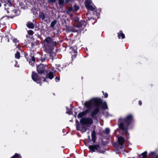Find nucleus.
<instances>
[{
  "mask_svg": "<svg viewBox=\"0 0 158 158\" xmlns=\"http://www.w3.org/2000/svg\"><path fill=\"white\" fill-rule=\"evenodd\" d=\"M100 103V100L97 98H93L89 101L86 102L85 103V106L88 109L79 113L78 115V117L81 118L84 116L87 113L89 109L93 107H94L95 109L91 112V115L92 117L95 115L99 111Z\"/></svg>",
  "mask_w": 158,
  "mask_h": 158,
  "instance_id": "obj_1",
  "label": "nucleus"
},
{
  "mask_svg": "<svg viewBox=\"0 0 158 158\" xmlns=\"http://www.w3.org/2000/svg\"><path fill=\"white\" fill-rule=\"evenodd\" d=\"M132 116L129 115L124 118H120L118 119L119 127L124 132H127V127L130 124L132 119Z\"/></svg>",
  "mask_w": 158,
  "mask_h": 158,
  "instance_id": "obj_2",
  "label": "nucleus"
},
{
  "mask_svg": "<svg viewBox=\"0 0 158 158\" xmlns=\"http://www.w3.org/2000/svg\"><path fill=\"white\" fill-rule=\"evenodd\" d=\"M5 6V9L7 10V12L8 13H10V16L11 18H13L20 14L19 11L17 9H14V7L12 6L10 3H7Z\"/></svg>",
  "mask_w": 158,
  "mask_h": 158,
  "instance_id": "obj_3",
  "label": "nucleus"
},
{
  "mask_svg": "<svg viewBox=\"0 0 158 158\" xmlns=\"http://www.w3.org/2000/svg\"><path fill=\"white\" fill-rule=\"evenodd\" d=\"M32 78L33 80L37 83H40H40H42L46 81V79L44 78H41L39 77L37 74L34 72H32Z\"/></svg>",
  "mask_w": 158,
  "mask_h": 158,
  "instance_id": "obj_4",
  "label": "nucleus"
},
{
  "mask_svg": "<svg viewBox=\"0 0 158 158\" xmlns=\"http://www.w3.org/2000/svg\"><path fill=\"white\" fill-rule=\"evenodd\" d=\"M80 122L82 124L88 126L91 125L93 123L92 119L89 118H82L81 119Z\"/></svg>",
  "mask_w": 158,
  "mask_h": 158,
  "instance_id": "obj_5",
  "label": "nucleus"
},
{
  "mask_svg": "<svg viewBox=\"0 0 158 158\" xmlns=\"http://www.w3.org/2000/svg\"><path fill=\"white\" fill-rule=\"evenodd\" d=\"M44 66L40 64L37 67V70L39 73L42 74L44 72Z\"/></svg>",
  "mask_w": 158,
  "mask_h": 158,
  "instance_id": "obj_6",
  "label": "nucleus"
},
{
  "mask_svg": "<svg viewBox=\"0 0 158 158\" xmlns=\"http://www.w3.org/2000/svg\"><path fill=\"white\" fill-rule=\"evenodd\" d=\"M76 128L77 130H79L83 132H85L87 130V128L85 126L82 125H81L78 124L77 125Z\"/></svg>",
  "mask_w": 158,
  "mask_h": 158,
  "instance_id": "obj_7",
  "label": "nucleus"
},
{
  "mask_svg": "<svg viewBox=\"0 0 158 158\" xmlns=\"http://www.w3.org/2000/svg\"><path fill=\"white\" fill-rule=\"evenodd\" d=\"M99 148V146L98 145H91L89 147V148L92 152H95L96 150H98Z\"/></svg>",
  "mask_w": 158,
  "mask_h": 158,
  "instance_id": "obj_8",
  "label": "nucleus"
},
{
  "mask_svg": "<svg viewBox=\"0 0 158 158\" xmlns=\"http://www.w3.org/2000/svg\"><path fill=\"white\" fill-rule=\"evenodd\" d=\"M85 6L86 8L89 10L91 11H93L95 9V6H92L91 5H89V2H88V0H87L85 2Z\"/></svg>",
  "mask_w": 158,
  "mask_h": 158,
  "instance_id": "obj_9",
  "label": "nucleus"
},
{
  "mask_svg": "<svg viewBox=\"0 0 158 158\" xmlns=\"http://www.w3.org/2000/svg\"><path fill=\"white\" fill-rule=\"evenodd\" d=\"M149 155L152 158H158V154H157L156 151L151 152L149 154Z\"/></svg>",
  "mask_w": 158,
  "mask_h": 158,
  "instance_id": "obj_10",
  "label": "nucleus"
},
{
  "mask_svg": "<svg viewBox=\"0 0 158 158\" xmlns=\"http://www.w3.org/2000/svg\"><path fill=\"white\" fill-rule=\"evenodd\" d=\"M79 9V7L78 6L75 5L74 6L73 9L71 7H70L69 8V11H77Z\"/></svg>",
  "mask_w": 158,
  "mask_h": 158,
  "instance_id": "obj_11",
  "label": "nucleus"
},
{
  "mask_svg": "<svg viewBox=\"0 0 158 158\" xmlns=\"http://www.w3.org/2000/svg\"><path fill=\"white\" fill-rule=\"evenodd\" d=\"M118 141L120 145H123L124 142V139L123 138L120 137L118 138Z\"/></svg>",
  "mask_w": 158,
  "mask_h": 158,
  "instance_id": "obj_12",
  "label": "nucleus"
},
{
  "mask_svg": "<svg viewBox=\"0 0 158 158\" xmlns=\"http://www.w3.org/2000/svg\"><path fill=\"white\" fill-rule=\"evenodd\" d=\"M45 41L48 43L51 44H52L53 40L50 37H48L45 39Z\"/></svg>",
  "mask_w": 158,
  "mask_h": 158,
  "instance_id": "obj_13",
  "label": "nucleus"
},
{
  "mask_svg": "<svg viewBox=\"0 0 158 158\" xmlns=\"http://www.w3.org/2000/svg\"><path fill=\"white\" fill-rule=\"evenodd\" d=\"M95 132L94 131H93L92 134V138L93 142L94 143L95 140Z\"/></svg>",
  "mask_w": 158,
  "mask_h": 158,
  "instance_id": "obj_14",
  "label": "nucleus"
},
{
  "mask_svg": "<svg viewBox=\"0 0 158 158\" xmlns=\"http://www.w3.org/2000/svg\"><path fill=\"white\" fill-rule=\"evenodd\" d=\"M118 36L119 39L120 38L124 39L125 37L124 35L121 32V31H120L118 33Z\"/></svg>",
  "mask_w": 158,
  "mask_h": 158,
  "instance_id": "obj_15",
  "label": "nucleus"
},
{
  "mask_svg": "<svg viewBox=\"0 0 158 158\" xmlns=\"http://www.w3.org/2000/svg\"><path fill=\"white\" fill-rule=\"evenodd\" d=\"M47 77L50 79H52L54 77L53 73L52 72H49L47 76Z\"/></svg>",
  "mask_w": 158,
  "mask_h": 158,
  "instance_id": "obj_16",
  "label": "nucleus"
},
{
  "mask_svg": "<svg viewBox=\"0 0 158 158\" xmlns=\"http://www.w3.org/2000/svg\"><path fill=\"white\" fill-rule=\"evenodd\" d=\"M27 26L30 28H34L33 24L32 23H28L27 24Z\"/></svg>",
  "mask_w": 158,
  "mask_h": 158,
  "instance_id": "obj_17",
  "label": "nucleus"
},
{
  "mask_svg": "<svg viewBox=\"0 0 158 158\" xmlns=\"http://www.w3.org/2000/svg\"><path fill=\"white\" fill-rule=\"evenodd\" d=\"M147 152L146 151H145L144 152L142 153V154H141V155L142 156V158H147Z\"/></svg>",
  "mask_w": 158,
  "mask_h": 158,
  "instance_id": "obj_18",
  "label": "nucleus"
},
{
  "mask_svg": "<svg viewBox=\"0 0 158 158\" xmlns=\"http://www.w3.org/2000/svg\"><path fill=\"white\" fill-rule=\"evenodd\" d=\"M40 17L42 19H44L45 18V15L44 13H41L40 14Z\"/></svg>",
  "mask_w": 158,
  "mask_h": 158,
  "instance_id": "obj_19",
  "label": "nucleus"
},
{
  "mask_svg": "<svg viewBox=\"0 0 158 158\" xmlns=\"http://www.w3.org/2000/svg\"><path fill=\"white\" fill-rule=\"evenodd\" d=\"M103 108V109H106L107 108V106L106 102H104L102 103Z\"/></svg>",
  "mask_w": 158,
  "mask_h": 158,
  "instance_id": "obj_20",
  "label": "nucleus"
},
{
  "mask_svg": "<svg viewBox=\"0 0 158 158\" xmlns=\"http://www.w3.org/2000/svg\"><path fill=\"white\" fill-rule=\"evenodd\" d=\"M56 20H54L52 22V23H51L50 26L51 27H53L54 26L56 25Z\"/></svg>",
  "mask_w": 158,
  "mask_h": 158,
  "instance_id": "obj_21",
  "label": "nucleus"
},
{
  "mask_svg": "<svg viewBox=\"0 0 158 158\" xmlns=\"http://www.w3.org/2000/svg\"><path fill=\"white\" fill-rule=\"evenodd\" d=\"M15 56L16 58L17 59H19L20 57V53L18 52H17L15 54Z\"/></svg>",
  "mask_w": 158,
  "mask_h": 158,
  "instance_id": "obj_22",
  "label": "nucleus"
},
{
  "mask_svg": "<svg viewBox=\"0 0 158 158\" xmlns=\"http://www.w3.org/2000/svg\"><path fill=\"white\" fill-rule=\"evenodd\" d=\"M28 34L30 35H32L33 34V32L31 30H29L28 31Z\"/></svg>",
  "mask_w": 158,
  "mask_h": 158,
  "instance_id": "obj_23",
  "label": "nucleus"
},
{
  "mask_svg": "<svg viewBox=\"0 0 158 158\" xmlns=\"http://www.w3.org/2000/svg\"><path fill=\"white\" fill-rule=\"evenodd\" d=\"M19 157L20 158H21V156L19 155L18 154H15L12 157V158H13L14 157Z\"/></svg>",
  "mask_w": 158,
  "mask_h": 158,
  "instance_id": "obj_24",
  "label": "nucleus"
},
{
  "mask_svg": "<svg viewBox=\"0 0 158 158\" xmlns=\"http://www.w3.org/2000/svg\"><path fill=\"white\" fill-rule=\"evenodd\" d=\"M64 2V0H59V4L60 5L63 4Z\"/></svg>",
  "mask_w": 158,
  "mask_h": 158,
  "instance_id": "obj_25",
  "label": "nucleus"
},
{
  "mask_svg": "<svg viewBox=\"0 0 158 158\" xmlns=\"http://www.w3.org/2000/svg\"><path fill=\"white\" fill-rule=\"evenodd\" d=\"M110 129L108 128H106L105 129V132L106 133H109L110 132Z\"/></svg>",
  "mask_w": 158,
  "mask_h": 158,
  "instance_id": "obj_26",
  "label": "nucleus"
},
{
  "mask_svg": "<svg viewBox=\"0 0 158 158\" xmlns=\"http://www.w3.org/2000/svg\"><path fill=\"white\" fill-rule=\"evenodd\" d=\"M102 93H103V95L104 96V97L105 98H107L108 97V95L107 93H104L103 91H102Z\"/></svg>",
  "mask_w": 158,
  "mask_h": 158,
  "instance_id": "obj_27",
  "label": "nucleus"
},
{
  "mask_svg": "<svg viewBox=\"0 0 158 158\" xmlns=\"http://www.w3.org/2000/svg\"><path fill=\"white\" fill-rule=\"evenodd\" d=\"M56 0H49L48 1V2L50 3H54L55 2Z\"/></svg>",
  "mask_w": 158,
  "mask_h": 158,
  "instance_id": "obj_28",
  "label": "nucleus"
},
{
  "mask_svg": "<svg viewBox=\"0 0 158 158\" xmlns=\"http://www.w3.org/2000/svg\"><path fill=\"white\" fill-rule=\"evenodd\" d=\"M31 60L33 62V63H34L35 62V58L34 56H33L31 58Z\"/></svg>",
  "mask_w": 158,
  "mask_h": 158,
  "instance_id": "obj_29",
  "label": "nucleus"
},
{
  "mask_svg": "<svg viewBox=\"0 0 158 158\" xmlns=\"http://www.w3.org/2000/svg\"><path fill=\"white\" fill-rule=\"evenodd\" d=\"M55 79L56 80V81L57 82L60 79L57 77H56L55 78Z\"/></svg>",
  "mask_w": 158,
  "mask_h": 158,
  "instance_id": "obj_30",
  "label": "nucleus"
},
{
  "mask_svg": "<svg viewBox=\"0 0 158 158\" xmlns=\"http://www.w3.org/2000/svg\"><path fill=\"white\" fill-rule=\"evenodd\" d=\"M13 41L14 42L16 43L18 42V41H17V40L16 39H14V40H13Z\"/></svg>",
  "mask_w": 158,
  "mask_h": 158,
  "instance_id": "obj_31",
  "label": "nucleus"
},
{
  "mask_svg": "<svg viewBox=\"0 0 158 158\" xmlns=\"http://www.w3.org/2000/svg\"><path fill=\"white\" fill-rule=\"evenodd\" d=\"M52 44L53 45H56V42H52Z\"/></svg>",
  "mask_w": 158,
  "mask_h": 158,
  "instance_id": "obj_32",
  "label": "nucleus"
},
{
  "mask_svg": "<svg viewBox=\"0 0 158 158\" xmlns=\"http://www.w3.org/2000/svg\"><path fill=\"white\" fill-rule=\"evenodd\" d=\"M139 104L140 105H142V102H141V101H139Z\"/></svg>",
  "mask_w": 158,
  "mask_h": 158,
  "instance_id": "obj_33",
  "label": "nucleus"
},
{
  "mask_svg": "<svg viewBox=\"0 0 158 158\" xmlns=\"http://www.w3.org/2000/svg\"><path fill=\"white\" fill-rule=\"evenodd\" d=\"M34 63L33 62V63H32L31 61H29V63L31 65H32V64H34Z\"/></svg>",
  "mask_w": 158,
  "mask_h": 158,
  "instance_id": "obj_34",
  "label": "nucleus"
},
{
  "mask_svg": "<svg viewBox=\"0 0 158 158\" xmlns=\"http://www.w3.org/2000/svg\"><path fill=\"white\" fill-rule=\"evenodd\" d=\"M75 20H78V17H76V18H75Z\"/></svg>",
  "mask_w": 158,
  "mask_h": 158,
  "instance_id": "obj_35",
  "label": "nucleus"
},
{
  "mask_svg": "<svg viewBox=\"0 0 158 158\" xmlns=\"http://www.w3.org/2000/svg\"><path fill=\"white\" fill-rule=\"evenodd\" d=\"M69 1V0H66V3L68 2Z\"/></svg>",
  "mask_w": 158,
  "mask_h": 158,
  "instance_id": "obj_36",
  "label": "nucleus"
},
{
  "mask_svg": "<svg viewBox=\"0 0 158 158\" xmlns=\"http://www.w3.org/2000/svg\"><path fill=\"white\" fill-rule=\"evenodd\" d=\"M1 6V4L0 3V7Z\"/></svg>",
  "mask_w": 158,
  "mask_h": 158,
  "instance_id": "obj_37",
  "label": "nucleus"
},
{
  "mask_svg": "<svg viewBox=\"0 0 158 158\" xmlns=\"http://www.w3.org/2000/svg\"><path fill=\"white\" fill-rule=\"evenodd\" d=\"M73 31V32H75V31H76H76Z\"/></svg>",
  "mask_w": 158,
  "mask_h": 158,
  "instance_id": "obj_38",
  "label": "nucleus"
},
{
  "mask_svg": "<svg viewBox=\"0 0 158 158\" xmlns=\"http://www.w3.org/2000/svg\"><path fill=\"white\" fill-rule=\"evenodd\" d=\"M75 57H76V56H74V58H75Z\"/></svg>",
  "mask_w": 158,
  "mask_h": 158,
  "instance_id": "obj_39",
  "label": "nucleus"
}]
</instances>
